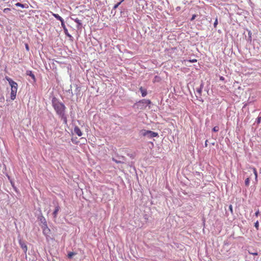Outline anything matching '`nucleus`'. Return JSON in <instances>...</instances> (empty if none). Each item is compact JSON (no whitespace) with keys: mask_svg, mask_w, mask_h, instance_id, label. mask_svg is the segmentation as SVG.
<instances>
[{"mask_svg":"<svg viewBox=\"0 0 261 261\" xmlns=\"http://www.w3.org/2000/svg\"><path fill=\"white\" fill-rule=\"evenodd\" d=\"M197 61V60L196 59H192L189 60V62H190V63H195Z\"/></svg>","mask_w":261,"mask_h":261,"instance_id":"26","label":"nucleus"},{"mask_svg":"<svg viewBox=\"0 0 261 261\" xmlns=\"http://www.w3.org/2000/svg\"><path fill=\"white\" fill-rule=\"evenodd\" d=\"M140 91L141 92L142 96L143 97L147 95V91L146 89H144L142 87L140 88Z\"/></svg>","mask_w":261,"mask_h":261,"instance_id":"9","label":"nucleus"},{"mask_svg":"<svg viewBox=\"0 0 261 261\" xmlns=\"http://www.w3.org/2000/svg\"><path fill=\"white\" fill-rule=\"evenodd\" d=\"M11 9L10 8H5L4 9L3 11L4 13H7L8 12L10 11Z\"/></svg>","mask_w":261,"mask_h":261,"instance_id":"25","label":"nucleus"},{"mask_svg":"<svg viewBox=\"0 0 261 261\" xmlns=\"http://www.w3.org/2000/svg\"><path fill=\"white\" fill-rule=\"evenodd\" d=\"M25 48L26 49L29 51V45L28 44H25Z\"/></svg>","mask_w":261,"mask_h":261,"instance_id":"31","label":"nucleus"},{"mask_svg":"<svg viewBox=\"0 0 261 261\" xmlns=\"http://www.w3.org/2000/svg\"><path fill=\"white\" fill-rule=\"evenodd\" d=\"M19 244L21 248L23 250L24 252L25 253H26L28 251V247H27V245L23 242H22L21 240H20L19 241Z\"/></svg>","mask_w":261,"mask_h":261,"instance_id":"4","label":"nucleus"},{"mask_svg":"<svg viewBox=\"0 0 261 261\" xmlns=\"http://www.w3.org/2000/svg\"><path fill=\"white\" fill-rule=\"evenodd\" d=\"M196 17V15H195V14L193 15L192 17V18L191 19V21L194 20L195 19Z\"/></svg>","mask_w":261,"mask_h":261,"instance_id":"28","label":"nucleus"},{"mask_svg":"<svg viewBox=\"0 0 261 261\" xmlns=\"http://www.w3.org/2000/svg\"><path fill=\"white\" fill-rule=\"evenodd\" d=\"M249 182H250L249 178H247L245 181V186L248 187L249 185Z\"/></svg>","mask_w":261,"mask_h":261,"instance_id":"17","label":"nucleus"},{"mask_svg":"<svg viewBox=\"0 0 261 261\" xmlns=\"http://www.w3.org/2000/svg\"><path fill=\"white\" fill-rule=\"evenodd\" d=\"M224 80H225V79L223 76H220V80L223 81H224Z\"/></svg>","mask_w":261,"mask_h":261,"instance_id":"32","label":"nucleus"},{"mask_svg":"<svg viewBox=\"0 0 261 261\" xmlns=\"http://www.w3.org/2000/svg\"><path fill=\"white\" fill-rule=\"evenodd\" d=\"M6 79L8 81L10 85L12 84L11 82H15L14 81H13L11 79L9 78V77H6Z\"/></svg>","mask_w":261,"mask_h":261,"instance_id":"21","label":"nucleus"},{"mask_svg":"<svg viewBox=\"0 0 261 261\" xmlns=\"http://www.w3.org/2000/svg\"><path fill=\"white\" fill-rule=\"evenodd\" d=\"M261 117H258L257 118V123L259 124L260 122Z\"/></svg>","mask_w":261,"mask_h":261,"instance_id":"27","label":"nucleus"},{"mask_svg":"<svg viewBox=\"0 0 261 261\" xmlns=\"http://www.w3.org/2000/svg\"><path fill=\"white\" fill-rule=\"evenodd\" d=\"M29 75L34 80H35V76L33 73H32L31 71H30V73L29 74Z\"/></svg>","mask_w":261,"mask_h":261,"instance_id":"24","label":"nucleus"},{"mask_svg":"<svg viewBox=\"0 0 261 261\" xmlns=\"http://www.w3.org/2000/svg\"><path fill=\"white\" fill-rule=\"evenodd\" d=\"M259 172H260V173H261V168H260V169H259Z\"/></svg>","mask_w":261,"mask_h":261,"instance_id":"35","label":"nucleus"},{"mask_svg":"<svg viewBox=\"0 0 261 261\" xmlns=\"http://www.w3.org/2000/svg\"><path fill=\"white\" fill-rule=\"evenodd\" d=\"M252 169L253 173L254 174L255 179H256L257 178V173L256 169L254 167L252 168Z\"/></svg>","mask_w":261,"mask_h":261,"instance_id":"16","label":"nucleus"},{"mask_svg":"<svg viewBox=\"0 0 261 261\" xmlns=\"http://www.w3.org/2000/svg\"><path fill=\"white\" fill-rule=\"evenodd\" d=\"M61 25H62V27L63 28V30H64L65 35L69 38H72L71 35L68 33V30L65 26L64 21H63L61 23Z\"/></svg>","mask_w":261,"mask_h":261,"instance_id":"5","label":"nucleus"},{"mask_svg":"<svg viewBox=\"0 0 261 261\" xmlns=\"http://www.w3.org/2000/svg\"><path fill=\"white\" fill-rule=\"evenodd\" d=\"M229 209L231 213H233V210H232V206L231 205H230L229 206Z\"/></svg>","mask_w":261,"mask_h":261,"instance_id":"29","label":"nucleus"},{"mask_svg":"<svg viewBox=\"0 0 261 261\" xmlns=\"http://www.w3.org/2000/svg\"><path fill=\"white\" fill-rule=\"evenodd\" d=\"M74 132L78 136L81 137L82 136L83 133L81 130V129L77 126H75L74 128Z\"/></svg>","mask_w":261,"mask_h":261,"instance_id":"7","label":"nucleus"},{"mask_svg":"<svg viewBox=\"0 0 261 261\" xmlns=\"http://www.w3.org/2000/svg\"><path fill=\"white\" fill-rule=\"evenodd\" d=\"M12 84L10 85L11 87V90H14V91H16L17 92V86H18V85L15 82H11Z\"/></svg>","mask_w":261,"mask_h":261,"instance_id":"8","label":"nucleus"},{"mask_svg":"<svg viewBox=\"0 0 261 261\" xmlns=\"http://www.w3.org/2000/svg\"><path fill=\"white\" fill-rule=\"evenodd\" d=\"M60 209L59 206H57L55 207V210L53 213V215H54V217L56 218L57 217L58 212H59Z\"/></svg>","mask_w":261,"mask_h":261,"instance_id":"13","label":"nucleus"},{"mask_svg":"<svg viewBox=\"0 0 261 261\" xmlns=\"http://www.w3.org/2000/svg\"><path fill=\"white\" fill-rule=\"evenodd\" d=\"M17 92L14 91V90H11V99L12 100H14L16 98Z\"/></svg>","mask_w":261,"mask_h":261,"instance_id":"11","label":"nucleus"},{"mask_svg":"<svg viewBox=\"0 0 261 261\" xmlns=\"http://www.w3.org/2000/svg\"><path fill=\"white\" fill-rule=\"evenodd\" d=\"M76 23L78 24V28L82 25L81 21L79 19L77 18H72Z\"/></svg>","mask_w":261,"mask_h":261,"instance_id":"14","label":"nucleus"},{"mask_svg":"<svg viewBox=\"0 0 261 261\" xmlns=\"http://www.w3.org/2000/svg\"><path fill=\"white\" fill-rule=\"evenodd\" d=\"M251 254L254 255H257V253H252Z\"/></svg>","mask_w":261,"mask_h":261,"instance_id":"33","label":"nucleus"},{"mask_svg":"<svg viewBox=\"0 0 261 261\" xmlns=\"http://www.w3.org/2000/svg\"><path fill=\"white\" fill-rule=\"evenodd\" d=\"M206 142H207V141ZM206 145H207V143H206V142H205V146H206Z\"/></svg>","mask_w":261,"mask_h":261,"instance_id":"38","label":"nucleus"},{"mask_svg":"<svg viewBox=\"0 0 261 261\" xmlns=\"http://www.w3.org/2000/svg\"><path fill=\"white\" fill-rule=\"evenodd\" d=\"M144 136H148L149 138H152L158 136V133L152 132L151 130H144L143 134Z\"/></svg>","mask_w":261,"mask_h":261,"instance_id":"3","label":"nucleus"},{"mask_svg":"<svg viewBox=\"0 0 261 261\" xmlns=\"http://www.w3.org/2000/svg\"><path fill=\"white\" fill-rule=\"evenodd\" d=\"M75 254V253L73 252H69L68 254V257L69 258H71L73 255H74Z\"/></svg>","mask_w":261,"mask_h":261,"instance_id":"20","label":"nucleus"},{"mask_svg":"<svg viewBox=\"0 0 261 261\" xmlns=\"http://www.w3.org/2000/svg\"><path fill=\"white\" fill-rule=\"evenodd\" d=\"M217 24H218V19H217V18H216V19L214 22V27L215 28H217Z\"/></svg>","mask_w":261,"mask_h":261,"instance_id":"22","label":"nucleus"},{"mask_svg":"<svg viewBox=\"0 0 261 261\" xmlns=\"http://www.w3.org/2000/svg\"><path fill=\"white\" fill-rule=\"evenodd\" d=\"M53 106L57 114L60 117H64L66 109L64 105L58 101H54L53 102Z\"/></svg>","mask_w":261,"mask_h":261,"instance_id":"1","label":"nucleus"},{"mask_svg":"<svg viewBox=\"0 0 261 261\" xmlns=\"http://www.w3.org/2000/svg\"><path fill=\"white\" fill-rule=\"evenodd\" d=\"M50 230L49 228L47 227V224L45 222V226L43 228V233L46 236H48L50 233Z\"/></svg>","mask_w":261,"mask_h":261,"instance_id":"6","label":"nucleus"},{"mask_svg":"<svg viewBox=\"0 0 261 261\" xmlns=\"http://www.w3.org/2000/svg\"><path fill=\"white\" fill-rule=\"evenodd\" d=\"M7 0H0V2H6Z\"/></svg>","mask_w":261,"mask_h":261,"instance_id":"34","label":"nucleus"},{"mask_svg":"<svg viewBox=\"0 0 261 261\" xmlns=\"http://www.w3.org/2000/svg\"><path fill=\"white\" fill-rule=\"evenodd\" d=\"M259 210H257V211L255 212V216H256V217H258V216L259 215Z\"/></svg>","mask_w":261,"mask_h":261,"instance_id":"30","label":"nucleus"},{"mask_svg":"<svg viewBox=\"0 0 261 261\" xmlns=\"http://www.w3.org/2000/svg\"><path fill=\"white\" fill-rule=\"evenodd\" d=\"M15 6H17V7H21L22 8H28V5H25L24 4H22L20 3H17L16 4H15Z\"/></svg>","mask_w":261,"mask_h":261,"instance_id":"12","label":"nucleus"},{"mask_svg":"<svg viewBox=\"0 0 261 261\" xmlns=\"http://www.w3.org/2000/svg\"><path fill=\"white\" fill-rule=\"evenodd\" d=\"M53 15L58 20H60L61 22L64 21L63 19L59 16L58 14L53 13Z\"/></svg>","mask_w":261,"mask_h":261,"instance_id":"10","label":"nucleus"},{"mask_svg":"<svg viewBox=\"0 0 261 261\" xmlns=\"http://www.w3.org/2000/svg\"><path fill=\"white\" fill-rule=\"evenodd\" d=\"M254 226H255V227L256 228V229L257 230H258V229H259V222H258V221H257L255 223V224H254Z\"/></svg>","mask_w":261,"mask_h":261,"instance_id":"18","label":"nucleus"},{"mask_svg":"<svg viewBox=\"0 0 261 261\" xmlns=\"http://www.w3.org/2000/svg\"><path fill=\"white\" fill-rule=\"evenodd\" d=\"M176 9H180V8L177 7Z\"/></svg>","mask_w":261,"mask_h":261,"instance_id":"37","label":"nucleus"},{"mask_svg":"<svg viewBox=\"0 0 261 261\" xmlns=\"http://www.w3.org/2000/svg\"><path fill=\"white\" fill-rule=\"evenodd\" d=\"M62 119L64 120L65 123H67V118L65 116V113L64 114V117H61Z\"/></svg>","mask_w":261,"mask_h":261,"instance_id":"23","label":"nucleus"},{"mask_svg":"<svg viewBox=\"0 0 261 261\" xmlns=\"http://www.w3.org/2000/svg\"><path fill=\"white\" fill-rule=\"evenodd\" d=\"M219 127L217 126H216L213 127V131L215 132H217L219 131Z\"/></svg>","mask_w":261,"mask_h":261,"instance_id":"19","label":"nucleus"},{"mask_svg":"<svg viewBox=\"0 0 261 261\" xmlns=\"http://www.w3.org/2000/svg\"><path fill=\"white\" fill-rule=\"evenodd\" d=\"M176 9H180V8L177 7Z\"/></svg>","mask_w":261,"mask_h":261,"instance_id":"36","label":"nucleus"},{"mask_svg":"<svg viewBox=\"0 0 261 261\" xmlns=\"http://www.w3.org/2000/svg\"><path fill=\"white\" fill-rule=\"evenodd\" d=\"M151 103V101L149 99H143L139 101L136 105L138 106V108L140 107L141 109L144 108V106L145 105H149Z\"/></svg>","mask_w":261,"mask_h":261,"instance_id":"2","label":"nucleus"},{"mask_svg":"<svg viewBox=\"0 0 261 261\" xmlns=\"http://www.w3.org/2000/svg\"><path fill=\"white\" fill-rule=\"evenodd\" d=\"M124 0H122L121 1H120V2L118 3L117 4H116V5H114V6L113 7V9L115 10L121 4V3L123 2Z\"/></svg>","mask_w":261,"mask_h":261,"instance_id":"15","label":"nucleus"}]
</instances>
